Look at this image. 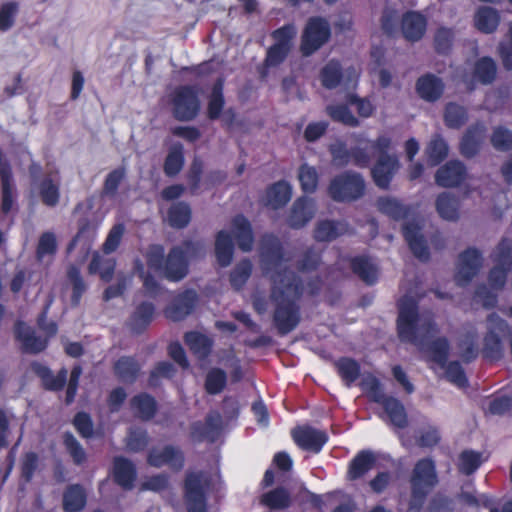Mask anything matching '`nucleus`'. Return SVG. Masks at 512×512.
<instances>
[{"mask_svg": "<svg viewBox=\"0 0 512 512\" xmlns=\"http://www.w3.org/2000/svg\"><path fill=\"white\" fill-rule=\"evenodd\" d=\"M486 329L483 353L487 358H499L504 351L502 339L508 332V325L502 318L492 313L487 318Z\"/></svg>", "mask_w": 512, "mask_h": 512, "instance_id": "0eeeda50", "label": "nucleus"}, {"mask_svg": "<svg viewBox=\"0 0 512 512\" xmlns=\"http://www.w3.org/2000/svg\"><path fill=\"white\" fill-rule=\"evenodd\" d=\"M416 91L419 97L427 102H435L443 94V81L432 74L420 77L416 82Z\"/></svg>", "mask_w": 512, "mask_h": 512, "instance_id": "5701e85b", "label": "nucleus"}, {"mask_svg": "<svg viewBox=\"0 0 512 512\" xmlns=\"http://www.w3.org/2000/svg\"><path fill=\"white\" fill-rule=\"evenodd\" d=\"M36 372L41 377L45 387L48 389H61L66 382L67 370L65 369H62L56 376H54L48 368L43 366H38L36 368Z\"/></svg>", "mask_w": 512, "mask_h": 512, "instance_id": "09e8293b", "label": "nucleus"}, {"mask_svg": "<svg viewBox=\"0 0 512 512\" xmlns=\"http://www.w3.org/2000/svg\"><path fill=\"white\" fill-rule=\"evenodd\" d=\"M483 264L481 253L475 248L462 252L457 260L455 282L459 286L467 285L480 271Z\"/></svg>", "mask_w": 512, "mask_h": 512, "instance_id": "f8f14e48", "label": "nucleus"}, {"mask_svg": "<svg viewBox=\"0 0 512 512\" xmlns=\"http://www.w3.org/2000/svg\"><path fill=\"white\" fill-rule=\"evenodd\" d=\"M398 334L403 341L411 342L420 349L427 351L431 360L441 369H445L446 378L457 387H465L467 379L458 362H451L445 367L448 352V343L444 338L436 339L428 344L429 340L437 333L429 313H419L416 301L411 295H405L399 303Z\"/></svg>", "mask_w": 512, "mask_h": 512, "instance_id": "f03ea898", "label": "nucleus"}, {"mask_svg": "<svg viewBox=\"0 0 512 512\" xmlns=\"http://www.w3.org/2000/svg\"><path fill=\"white\" fill-rule=\"evenodd\" d=\"M460 356L470 361L478 354L477 335L474 331H468L462 336L459 343Z\"/></svg>", "mask_w": 512, "mask_h": 512, "instance_id": "3c124183", "label": "nucleus"}, {"mask_svg": "<svg viewBox=\"0 0 512 512\" xmlns=\"http://www.w3.org/2000/svg\"><path fill=\"white\" fill-rule=\"evenodd\" d=\"M184 164L183 146L180 143L173 144L164 163V171L168 176L178 174Z\"/></svg>", "mask_w": 512, "mask_h": 512, "instance_id": "58836bf2", "label": "nucleus"}, {"mask_svg": "<svg viewBox=\"0 0 512 512\" xmlns=\"http://www.w3.org/2000/svg\"><path fill=\"white\" fill-rule=\"evenodd\" d=\"M338 371L342 379L349 386L359 376V365L354 360L344 358L337 363Z\"/></svg>", "mask_w": 512, "mask_h": 512, "instance_id": "680f3d73", "label": "nucleus"}, {"mask_svg": "<svg viewBox=\"0 0 512 512\" xmlns=\"http://www.w3.org/2000/svg\"><path fill=\"white\" fill-rule=\"evenodd\" d=\"M56 251V238L50 233H44L40 239L37 249V256L40 261L50 258Z\"/></svg>", "mask_w": 512, "mask_h": 512, "instance_id": "69168bd1", "label": "nucleus"}, {"mask_svg": "<svg viewBox=\"0 0 512 512\" xmlns=\"http://www.w3.org/2000/svg\"><path fill=\"white\" fill-rule=\"evenodd\" d=\"M377 208L380 212L393 219H400L408 215V209L398 200L390 197H382L377 201Z\"/></svg>", "mask_w": 512, "mask_h": 512, "instance_id": "c03bdc74", "label": "nucleus"}, {"mask_svg": "<svg viewBox=\"0 0 512 512\" xmlns=\"http://www.w3.org/2000/svg\"><path fill=\"white\" fill-rule=\"evenodd\" d=\"M398 169L399 162L396 156L389 154L380 155L372 169L374 182L380 188H387Z\"/></svg>", "mask_w": 512, "mask_h": 512, "instance_id": "6ab92c4d", "label": "nucleus"}, {"mask_svg": "<svg viewBox=\"0 0 512 512\" xmlns=\"http://www.w3.org/2000/svg\"><path fill=\"white\" fill-rule=\"evenodd\" d=\"M226 384V373L221 369H212L206 377L205 387L208 393L217 394Z\"/></svg>", "mask_w": 512, "mask_h": 512, "instance_id": "e2e57ef3", "label": "nucleus"}, {"mask_svg": "<svg viewBox=\"0 0 512 512\" xmlns=\"http://www.w3.org/2000/svg\"><path fill=\"white\" fill-rule=\"evenodd\" d=\"M197 301V294L195 291L188 290L178 295L171 305L165 309L167 318L173 321H179L191 313Z\"/></svg>", "mask_w": 512, "mask_h": 512, "instance_id": "412c9836", "label": "nucleus"}, {"mask_svg": "<svg viewBox=\"0 0 512 512\" xmlns=\"http://www.w3.org/2000/svg\"><path fill=\"white\" fill-rule=\"evenodd\" d=\"M486 127L484 124L472 126L464 135L461 142V151L465 156H473L477 153L484 141Z\"/></svg>", "mask_w": 512, "mask_h": 512, "instance_id": "cd10ccee", "label": "nucleus"}, {"mask_svg": "<svg viewBox=\"0 0 512 512\" xmlns=\"http://www.w3.org/2000/svg\"><path fill=\"white\" fill-rule=\"evenodd\" d=\"M115 261L112 258H105L99 253L93 255V259L89 265L91 274L99 273L104 281H109L113 275Z\"/></svg>", "mask_w": 512, "mask_h": 512, "instance_id": "79ce46f5", "label": "nucleus"}, {"mask_svg": "<svg viewBox=\"0 0 512 512\" xmlns=\"http://www.w3.org/2000/svg\"><path fill=\"white\" fill-rule=\"evenodd\" d=\"M207 476L203 473H189L185 480V503L188 512H205V488Z\"/></svg>", "mask_w": 512, "mask_h": 512, "instance_id": "6e6552de", "label": "nucleus"}, {"mask_svg": "<svg viewBox=\"0 0 512 512\" xmlns=\"http://www.w3.org/2000/svg\"><path fill=\"white\" fill-rule=\"evenodd\" d=\"M493 258L496 265L490 271L489 285L496 291L504 286L507 269L512 265V241L503 240L495 249Z\"/></svg>", "mask_w": 512, "mask_h": 512, "instance_id": "9d476101", "label": "nucleus"}, {"mask_svg": "<svg viewBox=\"0 0 512 512\" xmlns=\"http://www.w3.org/2000/svg\"><path fill=\"white\" fill-rule=\"evenodd\" d=\"M365 183L360 174L345 172L333 178L328 193L337 202H349L364 194Z\"/></svg>", "mask_w": 512, "mask_h": 512, "instance_id": "39448f33", "label": "nucleus"}, {"mask_svg": "<svg viewBox=\"0 0 512 512\" xmlns=\"http://www.w3.org/2000/svg\"><path fill=\"white\" fill-rule=\"evenodd\" d=\"M154 306L151 303H143L133 313L130 325L135 332L142 331L152 321Z\"/></svg>", "mask_w": 512, "mask_h": 512, "instance_id": "a19ab883", "label": "nucleus"}, {"mask_svg": "<svg viewBox=\"0 0 512 512\" xmlns=\"http://www.w3.org/2000/svg\"><path fill=\"white\" fill-rule=\"evenodd\" d=\"M491 143L497 150H509L512 148V132L502 126L496 127L491 136Z\"/></svg>", "mask_w": 512, "mask_h": 512, "instance_id": "0e129e2a", "label": "nucleus"}, {"mask_svg": "<svg viewBox=\"0 0 512 512\" xmlns=\"http://www.w3.org/2000/svg\"><path fill=\"white\" fill-rule=\"evenodd\" d=\"M375 458L371 452H360L350 463L348 477L351 480L362 477L366 472L372 469Z\"/></svg>", "mask_w": 512, "mask_h": 512, "instance_id": "f704fd0d", "label": "nucleus"}, {"mask_svg": "<svg viewBox=\"0 0 512 512\" xmlns=\"http://www.w3.org/2000/svg\"><path fill=\"white\" fill-rule=\"evenodd\" d=\"M347 232L348 224L346 222L323 219L315 225L314 238L319 242H330Z\"/></svg>", "mask_w": 512, "mask_h": 512, "instance_id": "b1692460", "label": "nucleus"}, {"mask_svg": "<svg viewBox=\"0 0 512 512\" xmlns=\"http://www.w3.org/2000/svg\"><path fill=\"white\" fill-rule=\"evenodd\" d=\"M448 154V147L445 141L440 137H435L431 140L428 148L427 155L431 165H437Z\"/></svg>", "mask_w": 512, "mask_h": 512, "instance_id": "4d7b16f0", "label": "nucleus"}, {"mask_svg": "<svg viewBox=\"0 0 512 512\" xmlns=\"http://www.w3.org/2000/svg\"><path fill=\"white\" fill-rule=\"evenodd\" d=\"M495 76V62L489 57H483L475 63L472 74L465 73L460 77L467 87L472 89L475 82L489 84L495 79Z\"/></svg>", "mask_w": 512, "mask_h": 512, "instance_id": "a211bd4d", "label": "nucleus"}, {"mask_svg": "<svg viewBox=\"0 0 512 512\" xmlns=\"http://www.w3.org/2000/svg\"><path fill=\"white\" fill-rule=\"evenodd\" d=\"M0 176L2 181V210L8 212L13 204L15 190L10 168L6 165L1 166Z\"/></svg>", "mask_w": 512, "mask_h": 512, "instance_id": "ea45409f", "label": "nucleus"}, {"mask_svg": "<svg viewBox=\"0 0 512 512\" xmlns=\"http://www.w3.org/2000/svg\"><path fill=\"white\" fill-rule=\"evenodd\" d=\"M445 123L451 128H458L467 120L465 109L455 103H449L446 106L444 114Z\"/></svg>", "mask_w": 512, "mask_h": 512, "instance_id": "603ef678", "label": "nucleus"}, {"mask_svg": "<svg viewBox=\"0 0 512 512\" xmlns=\"http://www.w3.org/2000/svg\"><path fill=\"white\" fill-rule=\"evenodd\" d=\"M86 504V493L80 485H71L63 496V507L67 512H77Z\"/></svg>", "mask_w": 512, "mask_h": 512, "instance_id": "72a5a7b5", "label": "nucleus"}, {"mask_svg": "<svg viewBox=\"0 0 512 512\" xmlns=\"http://www.w3.org/2000/svg\"><path fill=\"white\" fill-rule=\"evenodd\" d=\"M298 179L302 190L306 193H312L318 186L319 175L315 167L303 164L299 168Z\"/></svg>", "mask_w": 512, "mask_h": 512, "instance_id": "de8ad7c7", "label": "nucleus"}, {"mask_svg": "<svg viewBox=\"0 0 512 512\" xmlns=\"http://www.w3.org/2000/svg\"><path fill=\"white\" fill-rule=\"evenodd\" d=\"M290 497L283 488H276L261 496L260 502L271 509H283L289 505Z\"/></svg>", "mask_w": 512, "mask_h": 512, "instance_id": "a18cd8bd", "label": "nucleus"}, {"mask_svg": "<svg viewBox=\"0 0 512 512\" xmlns=\"http://www.w3.org/2000/svg\"><path fill=\"white\" fill-rule=\"evenodd\" d=\"M403 234L413 254L421 260H426L429 253L421 233L420 221L418 219L407 221L403 227Z\"/></svg>", "mask_w": 512, "mask_h": 512, "instance_id": "aec40b11", "label": "nucleus"}, {"mask_svg": "<svg viewBox=\"0 0 512 512\" xmlns=\"http://www.w3.org/2000/svg\"><path fill=\"white\" fill-rule=\"evenodd\" d=\"M331 36L329 22L322 17H312L308 20L302 36L300 50L304 56H309L328 42Z\"/></svg>", "mask_w": 512, "mask_h": 512, "instance_id": "423d86ee", "label": "nucleus"}, {"mask_svg": "<svg viewBox=\"0 0 512 512\" xmlns=\"http://www.w3.org/2000/svg\"><path fill=\"white\" fill-rule=\"evenodd\" d=\"M185 341L190 350L199 358H204L210 353L212 341L206 335L189 332L185 336Z\"/></svg>", "mask_w": 512, "mask_h": 512, "instance_id": "4c0bfd02", "label": "nucleus"}, {"mask_svg": "<svg viewBox=\"0 0 512 512\" xmlns=\"http://www.w3.org/2000/svg\"><path fill=\"white\" fill-rule=\"evenodd\" d=\"M499 24V15L490 7L480 8L475 15L476 27L485 33L493 32Z\"/></svg>", "mask_w": 512, "mask_h": 512, "instance_id": "e433bc0d", "label": "nucleus"}, {"mask_svg": "<svg viewBox=\"0 0 512 512\" xmlns=\"http://www.w3.org/2000/svg\"><path fill=\"white\" fill-rule=\"evenodd\" d=\"M232 226L239 248L245 252L251 250L253 235L249 222L244 217L237 216L234 218Z\"/></svg>", "mask_w": 512, "mask_h": 512, "instance_id": "473e14b6", "label": "nucleus"}, {"mask_svg": "<svg viewBox=\"0 0 512 512\" xmlns=\"http://www.w3.org/2000/svg\"><path fill=\"white\" fill-rule=\"evenodd\" d=\"M436 211L446 221H457L459 219L460 204L458 199L451 193H441L436 199Z\"/></svg>", "mask_w": 512, "mask_h": 512, "instance_id": "bb28decb", "label": "nucleus"}, {"mask_svg": "<svg viewBox=\"0 0 512 512\" xmlns=\"http://www.w3.org/2000/svg\"><path fill=\"white\" fill-rule=\"evenodd\" d=\"M221 427V416L217 412H212L208 415L206 424L202 428L200 424L196 423L192 427V437L194 440H210L214 441L218 431Z\"/></svg>", "mask_w": 512, "mask_h": 512, "instance_id": "c85d7f7f", "label": "nucleus"}, {"mask_svg": "<svg viewBox=\"0 0 512 512\" xmlns=\"http://www.w3.org/2000/svg\"><path fill=\"white\" fill-rule=\"evenodd\" d=\"M167 218L171 226L182 228L190 221V207L185 203H176L171 206Z\"/></svg>", "mask_w": 512, "mask_h": 512, "instance_id": "49530a36", "label": "nucleus"}, {"mask_svg": "<svg viewBox=\"0 0 512 512\" xmlns=\"http://www.w3.org/2000/svg\"><path fill=\"white\" fill-rule=\"evenodd\" d=\"M261 259L263 269L272 281L274 323L281 334H287L299 323V307L296 300L303 287L289 270L290 257L282 251L278 239L274 236H266L263 239Z\"/></svg>", "mask_w": 512, "mask_h": 512, "instance_id": "f257e3e1", "label": "nucleus"}, {"mask_svg": "<svg viewBox=\"0 0 512 512\" xmlns=\"http://www.w3.org/2000/svg\"><path fill=\"white\" fill-rule=\"evenodd\" d=\"M132 406L139 417L149 419L155 412V401L152 397L146 394L135 396L132 400Z\"/></svg>", "mask_w": 512, "mask_h": 512, "instance_id": "8fccbe9b", "label": "nucleus"}, {"mask_svg": "<svg viewBox=\"0 0 512 512\" xmlns=\"http://www.w3.org/2000/svg\"><path fill=\"white\" fill-rule=\"evenodd\" d=\"M341 79V69L337 62L330 61L321 71L322 85L328 89L335 88Z\"/></svg>", "mask_w": 512, "mask_h": 512, "instance_id": "6e6d98bb", "label": "nucleus"}, {"mask_svg": "<svg viewBox=\"0 0 512 512\" xmlns=\"http://www.w3.org/2000/svg\"><path fill=\"white\" fill-rule=\"evenodd\" d=\"M426 19L417 12H408L402 19V32L409 41H417L426 31Z\"/></svg>", "mask_w": 512, "mask_h": 512, "instance_id": "393cba45", "label": "nucleus"}, {"mask_svg": "<svg viewBox=\"0 0 512 512\" xmlns=\"http://www.w3.org/2000/svg\"><path fill=\"white\" fill-rule=\"evenodd\" d=\"M113 474L115 481L125 489H130L136 478V470L131 461L123 457L114 459Z\"/></svg>", "mask_w": 512, "mask_h": 512, "instance_id": "a878e982", "label": "nucleus"}, {"mask_svg": "<svg viewBox=\"0 0 512 512\" xmlns=\"http://www.w3.org/2000/svg\"><path fill=\"white\" fill-rule=\"evenodd\" d=\"M294 441L302 449L318 453L327 442V435L324 431L310 426L298 427L292 431Z\"/></svg>", "mask_w": 512, "mask_h": 512, "instance_id": "2eb2a0df", "label": "nucleus"}, {"mask_svg": "<svg viewBox=\"0 0 512 512\" xmlns=\"http://www.w3.org/2000/svg\"><path fill=\"white\" fill-rule=\"evenodd\" d=\"M465 177L464 165L459 161H450L437 170L435 180L439 186L454 187L458 186Z\"/></svg>", "mask_w": 512, "mask_h": 512, "instance_id": "4be33fe9", "label": "nucleus"}, {"mask_svg": "<svg viewBox=\"0 0 512 512\" xmlns=\"http://www.w3.org/2000/svg\"><path fill=\"white\" fill-rule=\"evenodd\" d=\"M327 114L334 120L349 126H357L358 120L344 105H329Z\"/></svg>", "mask_w": 512, "mask_h": 512, "instance_id": "13d9d810", "label": "nucleus"}, {"mask_svg": "<svg viewBox=\"0 0 512 512\" xmlns=\"http://www.w3.org/2000/svg\"><path fill=\"white\" fill-rule=\"evenodd\" d=\"M436 483L437 475L434 463L428 459L420 460L415 465L411 479L412 497L410 510L418 511L422 507L426 495Z\"/></svg>", "mask_w": 512, "mask_h": 512, "instance_id": "20e7f679", "label": "nucleus"}, {"mask_svg": "<svg viewBox=\"0 0 512 512\" xmlns=\"http://www.w3.org/2000/svg\"><path fill=\"white\" fill-rule=\"evenodd\" d=\"M19 7L15 2H7L0 7V30L7 31L14 25Z\"/></svg>", "mask_w": 512, "mask_h": 512, "instance_id": "052dcab7", "label": "nucleus"}, {"mask_svg": "<svg viewBox=\"0 0 512 512\" xmlns=\"http://www.w3.org/2000/svg\"><path fill=\"white\" fill-rule=\"evenodd\" d=\"M215 255L217 262L223 266H228L233 257V242L231 236L225 231H219L215 240Z\"/></svg>", "mask_w": 512, "mask_h": 512, "instance_id": "2f4dec72", "label": "nucleus"}, {"mask_svg": "<svg viewBox=\"0 0 512 512\" xmlns=\"http://www.w3.org/2000/svg\"><path fill=\"white\" fill-rule=\"evenodd\" d=\"M223 84L221 81H218L210 95L209 104H208V113L209 117L214 119L220 115V112L223 108L224 100L222 95Z\"/></svg>", "mask_w": 512, "mask_h": 512, "instance_id": "338daca9", "label": "nucleus"}, {"mask_svg": "<svg viewBox=\"0 0 512 512\" xmlns=\"http://www.w3.org/2000/svg\"><path fill=\"white\" fill-rule=\"evenodd\" d=\"M200 245L185 242L171 249L165 257L164 248L152 245L146 251V262L150 270L170 281H179L188 273V259L198 254Z\"/></svg>", "mask_w": 512, "mask_h": 512, "instance_id": "7ed1b4c3", "label": "nucleus"}, {"mask_svg": "<svg viewBox=\"0 0 512 512\" xmlns=\"http://www.w3.org/2000/svg\"><path fill=\"white\" fill-rule=\"evenodd\" d=\"M481 454L475 451H464L459 458V469L465 474H471L481 465Z\"/></svg>", "mask_w": 512, "mask_h": 512, "instance_id": "bf43d9fd", "label": "nucleus"}, {"mask_svg": "<svg viewBox=\"0 0 512 512\" xmlns=\"http://www.w3.org/2000/svg\"><path fill=\"white\" fill-rule=\"evenodd\" d=\"M95 237V229L90 226H84L80 229L72 243L69 245L68 249L72 250L76 246H81L83 250L88 251Z\"/></svg>", "mask_w": 512, "mask_h": 512, "instance_id": "774afa93", "label": "nucleus"}, {"mask_svg": "<svg viewBox=\"0 0 512 512\" xmlns=\"http://www.w3.org/2000/svg\"><path fill=\"white\" fill-rule=\"evenodd\" d=\"M184 458L181 451L173 446L156 447L150 450L148 463L153 467L169 466L172 469H180Z\"/></svg>", "mask_w": 512, "mask_h": 512, "instance_id": "f3484780", "label": "nucleus"}, {"mask_svg": "<svg viewBox=\"0 0 512 512\" xmlns=\"http://www.w3.org/2000/svg\"><path fill=\"white\" fill-rule=\"evenodd\" d=\"M380 403L384 406L386 413L395 426L404 427L406 425L407 418L405 410L398 400L385 397Z\"/></svg>", "mask_w": 512, "mask_h": 512, "instance_id": "37998d69", "label": "nucleus"}, {"mask_svg": "<svg viewBox=\"0 0 512 512\" xmlns=\"http://www.w3.org/2000/svg\"><path fill=\"white\" fill-rule=\"evenodd\" d=\"M292 196L291 186L284 181L272 185L266 192L265 204L273 209L284 206Z\"/></svg>", "mask_w": 512, "mask_h": 512, "instance_id": "c756f323", "label": "nucleus"}, {"mask_svg": "<svg viewBox=\"0 0 512 512\" xmlns=\"http://www.w3.org/2000/svg\"><path fill=\"white\" fill-rule=\"evenodd\" d=\"M317 205L315 200L308 197L297 199L288 216V224L290 227L299 229L304 227L315 216Z\"/></svg>", "mask_w": 512, "mask_h": 512, "instance_id": "dca6fc26", "label": "nucleus"}, {"mask_svg": "<svg viewBox=\"0 0 512 512\" xmlns=\"http://www.w3.org/2000/svg\"><path fill=\"white\" fill-rule=\"evenodd\" d=\"M15 334L26 351L40 352L46 347L47 341L36 337L30 327L22 322L16 324Z\"/></svg>", "mask_w": 512, "mask_h": 512, "instance_id": "7c9ffc66", "label": "nucleus"}, {"mask_svg": "<svg viewBox=\"0 0 512 512\" xmlns=\"http://www.w3.org/2000/svg\"><path fill=\"white\" fill-rule=\"evenodd\" d=\"M353 271L368 284H373L378 278L376 263L365 257L355 258L352 262Z\"/></svg>", "mask_w": 512, "mask_h": 512, "instance_id": "c9c22d12", "label": "nucleus"}, {"mask_svg": "<svg viewBox=\"0 0 512 512\" xmlns=\"http://www.w3.org/2000/svg\"><path fill=\"white\" fill-rule=\"evenodd\" d=\"M40 167L33 164L30 173L33 178L32 193L39 195L42 202L48 206H54L59 199V178L57 173L48 174L42 178L38 177Z\"/></svg>", "mask_w": 512, "mask_h": 512, "instance_id": "1a4fd4ad", "label": "nucleus"}, {"mask_svg": "<svg viewBox=\"0 0 512 512\" xmlns=\"http://www.w3.org/2000/svg\"><path fill=\"white\" fill-rule=\"evenodd\" d=\"M296 34L297 29L292 24L285 25L273 33L275 44L267 52L266 66H276L286 58Z\"/></svg>", "mask_w": 512, "mask_h": 512, "instance_id": "9b49d317", "label": "nucleus"}, {"mask_svg": "<svg viewBox=\"0 0 512 512\" xmlns=\"http://www.w3.org/2000/svg\"><path fill=\"white\" fill-rule=\"evenodd\" d=\"M252 265L250 261L244 260L235 266L230 274V283L235 289L244 286L251 275Z\"/></svg>", "mask_w": 512, "mask_h": 512, "instance_id": "864d4df0", "label": "nucleus"}, {"mask_svg": "<svg viewBox=\"0 0 512 512\" xmlns=\"http://www.w3.org/2000/svg\"><path fill=\"white\" fill-rule=\"evenodd\" d=\"M334 165L343 167L354 163L359 167H366L370 162V154L360 144L349 152L344 143L337 141L330 146Z\"/></svg>", "mask_w": 512, "mask_h": 512, "instance_id": "ddd939ff", "label": "nucleus"}, {"mask_svg": "<svg viewBox=\"0 0 512 512\" xmlns=\"http://www.w3.org/2000/svg\"><path fill=\"white\" fill-rule=\"evenodd\" d=\"M115 371L123 381H131L139 371V365L133 358L123 357L116 362Z\"/></svg>", "mask_w": 512, "mask_h": 512, "instance_id": "5fc2aeb1", "label": "nucleus"}, {"mask_svg": "<svg viewBox=\"0 0 512 512\" xmlns=\"http://www.w3.org/2000/svg\"><path fill=\"white\" fill-rule=\"evenodd\" d=\"M174 114L180 120L193 119L199 109L200 104L196 93L189 87H181L176 90L174 98Z\"/></svg>", "mask_w": 512, "mask_h": 512, "instance_id": "4468645a", "label": "nucleus"}]
</instances>
